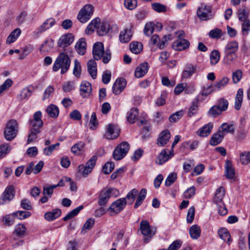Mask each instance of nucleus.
<instances>
[{"label": "nucleus", "mask_w": 250, "mask_h": 250, "mask_svg": "<svg viewBox=\"0 0 250 250\" xmlns=\"http://www.w3.org/2000/svg\"><path fill=\"white\" fill-rule=\"evenodd\" d=\"M42 116V112L38 111L34 114L33 118L30 120V133L27 139L28 144L36 140L37 138V135L41 132L43 124Z\"/></svg>", "instance_id": "nucleus-1"}, {"label": "nucleus", "mask_w": 250, "mask_h": 250, "mask_svg": "<svg viewBox=\"0 0 250 250\" xmlns=\"http://www.w3.org/2000/svg\"><path fill=\"white\" fill-rule=\"evenodd\" d=\"M71 60L68 56L64 53H61L57 58L53 66L54 71L61 69V74L65 73L69 69Z\"/></svg>", "instance_id": "nucleus-2"}, {"label": "nucleus", "mask_w": 250, "mask_h": 250, "mask_svg": "<svg viewBox=\"0 0 250 250\" xmlns=\"http://www.w3.org/2000/svg\"><path fill=\"white\" fill-rule=\"evenodd\" d=\"M96 160L97 157L96 156H93L87 162L85 166L83 165L79 166L77 168L78 174L83 177H86L92 171L96 164Z\"/></svg>", "instance_id": "nucleus-3"}, {"label": "nucleus", "mask_w": 250, "mask_h": 250, "mask_svg": "<svg viewBox=\"0 0 250 250\" xmlns=\"http://www.w3.org/2000/svg\"><path fill=\"white\" fill-rule=\"evenodd\" d=\"M17 132L18 124L16 121L14 120L9 121L4 131L5 139L8 141H11L16 137Z\"/></svg>", "instance_id": "nucleus-4"}, {"label": "nucleus", "mask_w": 250, "mask_h": 250, "mask_svg": "<svg viewBox=\"0 0 250 250\" xmlns=\"http://www.w3.org/2000/svg\"><path fill=\"white\" fill-rule=\"evenodd\" d=\"M129 144L126 142H123L114 149L113 153L114 159L117 161L122 159L127 153L129 149Z\"/></svg>", "instance_id": "nucleus-5"}, {"label": "nucleus", "mask_w": 250, "mask_h": 250, "mask_svg": "<svg viewBox=\"0 0 250 250\" xmlns=\"http://www.w3.org/2000/svg\"><path fill=\"white\" fill-rule=\"evenodd\" d=\"M93 10L94 7L92 5H85L79 11L77 16V19L81 23L86 22L92 15Z\"/></svg>", "instance_id": "nucleus-6"}, {"label": "nucleus", "mask_w": 250, "mask_h": 250, "mask_svg": "<svg viewBox=\"0 0 250 250\" xmlns=\"http://www.w3.org/2000/svg\"><path fill=\"white\" fill-rule=\"evenodd\" d=\"M197 15L202 21H208L212 19L214 14L212 12V8L210 6L201 5L197 10Z\"/></svg>", "instance_id": "nucleus-7"}, {"label": "nucleus", "mask_w": 250, "mask_h": 250, "mask_svg": "<svg viewBox=\"0 0 250 250\" xmlns=\"http://www.w3.org/2000/svg\"><path fill=\"white\" fill-rule=\"evenodd\" d=\"M126 204L127 201H125V198H120L112 203L108 208L110 215L119 213L125 208Z\"/></svg>", "instance_id": "nucleus-8"}, {"label": "nucleus", "mask_w": 250, "mask_h": 250, "mask_svg": "<svg viewBox=\"0 0 250 250\" xmlns=\"http://www.w3.org/2000/svg\"><path fill=\"white\" fill-rule=\"evenodd\" d=\"M114 191H117V190L114 188H108L101 190L99 194L98 205L100 206L105 205Z\"/></svg>", "instance_id": "nucleus-9"}, {"label": "nucleus", "mask_w": 250, "mask_h": 250, "mask_svg": "<svg viewBox=\"0 0 250 250\" xmlns=\"http://www.w3.org/2000/svg\"><path fill=\"white\" fill-rule=\"evenodd\" d=\"M74 37L71 33L62 35L58 41L57 44L60 47L64 48L69 46L74 41Z\"/></svg>", "instance_id": "nucleus-10"}, {"label": "nucleus", "mask_w": 250, "mask_h": 250, "mask_svg": "<svg viewBox=\"0 0 250 250\" xmlns=\"http://www.w3.org/2000/svg\"><path fill=\"white\" fill-rule=\"evenodd\" d=\"M140 230L141 233L144 236L151 237L156 232V229L154 230L151 229L149 222L146 220H142L140 223Z\"/></svg>", "instance_id": "nucleus-11"}, {"label": "nucleus", "mask_w": 250, "mask_h": 250, "mask_svg": "<svg viewBox=\"0 0 250 250\" xmlns=\"http://www.w3.org/2000/svg\"><path fill=\"white\" fill-rule=\"evenodd\" d=\"M15 195L14 188L13 186H10L7 187L2 194V196L0 198V204H4L6 201H10Z\"/></svg>", "instance_id": "nucleus-12"}, {"label": "nucleus", "mask_w": 250, "mask_h": 250, "mask_svg": "<svg viewBox=\"0 0 250 250\" xmlns=\"http://www.w3.org/2000/svg\"><path fill=\"white\" fill-rule=\"evenodd\" d=\"M92 52L94 58L96 60H100L104 53L103 43L101 42L95 43L93 47Z\"/></svg>", "instance_id": "nucleus-13"}, {"label": "nucleus", "mask_w": 250, "mask_h": 250, "mask_svg": "<svg viewBox=\"0 0 250 250\" xmlns=\"http://www.w3.org/2000/svg\"><path fill=\"white\" fill-rule=\"evenodd\" d=\"M120 133V129L116 125L109 124L107 127V131L105 136L107 139L113 140L118 137Z\"/></svg>", "instance_id": "nucleus-14"}, {"label": "nucleus", "mask_w": 250, "mask_h": 250, "mask_svg": "<svg viewBox=\"0 0 250 250\" xmlns=\"http://www.w3.org/2000/svg\"><path fill=\"white\" fill-rule=\"evenodd\" d=\"M167 149H164L158 155L156 160V164L162 165L173 156V153H170Z\"/></svg>", "instance_id": "nucleus-15"}, {"label": "nucleus", "mask_w": 250, "mask_h": 250, "mask_svg": "<svg viewBox=\"0 0 250 250\" xmlns=\"http://www.w3.org/2000/svg\"><path fill=\"white\" fill-rule=\"evenodd\" d=\"M170 138V133L168 130H163L159 134L157 140V145L159 146H165L169 141Z\"/></svg>", "instance_id": "nucleus-16"}, {"label": "nucleus", "mask_w": 250, "mask_h": 250, "mask_svg": "<svg viewBox=\"0 0 250 250\" xmlns=\"http://www.w3.org/2000/svg\"><path fill=\"white\" fill-rule=\"evenodd\" d=\"M189 42L184 39H178L173 42V48L177 51H182L188 48L189 46Z\"/></svg>", "instance_id": "nucleus-17"}, {"label": "nucleus", "mask_w": 250, "mask_h": 250, "mask_svg": "<svg viewBox=\"0 0 250 250\" xmlns=\"http://www.w3.org/2000/svg\"><path fill=\"white\" fill-rule=\"evenodd\" d=\"M56 23L54 18H50L45 20L36 31V34H41L53 26Z\"/></svg>", "instance_id": "nucleus-18"}, {"label": "nucleus", "mask_w": 250, "mask_h": 250, "mask_svg": "<svg viewBox=\"0 0 250 250\" xmlns=\"http://www.w3.org/2000/svg\"><path fill=\"white\" fill-rule=\"evenodd\" d=\"M213 128V124L209 123L199 128L196 132L197 135L202 137H207L210 134Z\"/></svg>", "instance_id": "nucleus-19"}, {"label": "nucleus", "mask_w": 250, "mask_h": 250, "mask_svg": "<svg viewBox=\"0 0 250 250\" xmlns=\"http://www.w3.org/2000/svg\"><path fill=\"white\" fill-rule=\"evenodd\" d=\"M92 91L91 85L90 83L85 81L82 83L80 86V94L83 97H87Z\"/></svg>", "instance_id": "nucleus-20"}, {"label": "nucleus", "mask_w": 250, "mask_h": 250, "mask_svg": "<svg viewBox=\"0 0 250 250\" xmlns=\"http://www.w3.org/2000/svg\"><path fill=\"white\" fill-rule=\"evenodd\" d=\"M148 69L147 62L142 63L136 68L134 73L135 76L138 78L143 77L147 73Z\"/></svg>", "instance_id": "nucleus-21"}, {"label": "nucleus", "mask_w": 250, "mask_h": 250, "mask_svg": "<svg viewBox=\"0 0 250 250\" xmlns=\"http://www.w3.org/2000/svg\"><path fill=\"white\" fill-rule=\"evenodd\" d=\"M218 131L221 132L220 133L224 137L227 133L233 134L234 132V125L232 124L223 123L220 126Z\"/></svg>", "instance_id": "nucleus-22"}, {"label": "nucleus", "mask_w": 250, "mask_h": 250, "mask_svg": "<svg viewBox=\"0 0 250 250\" xmlns=\"http://www.w3.org/2000/svg\"><path fill=\"white\" fill-rule=\"evenodd\" d=\"M225 195V190L224 187H220L218 188L213 197V201L216 204L222 203Z\"/></svg>", "instance_id": "nucleus-23"}, {"label": "nucleus", "mask_w": 250, "mask_h": 250, "mask_svg": "<svg viewBox=\"0 0 250 250\" xmlns=\"http://www.w3.org/2000/svg\"><path fill=\"white\" fill-rule=\"evenodd\" d=\"M87 70L91 77L93 79H96L97 77V64L93 60H89L87 64Z\"/></svg>", "instance_id": "nucleus-24"}, {"label": "nucleus", "mask_w": 250, "mask_h": 250, "mask_svg": "<svg viewBox=\"0 0 250 250\" xmlns=\"http://www.w3.org/2000/svg\"><path fill=\"white\" fill-rule=\"evenodd\" d=\"M86 43L84 38L80 39L75 45V49L77 53L81 55L85 54L86 51Z\"/></svg>", "instance_id": "nucleus-25"}, {"label": "nucleus", "mask_w": 250, "mask_h": 250, "mask_svg": "<svg viewBox=\"0 0 250 250\" xmlns=\"http://www.w3.org/2000/svg\"><path fill=\"white\" fill-rule=\"evenodd\" d=\"M195 71L196 66L191 64H187L183 71L182 77L183 78H189L195 73Z\"/></svg>", "instance_id": "nucleus-26"}, {"label": "nucleus", "mask_w": 250, "mask_h": 250, "mask_svg": "<svg viewBox=\"0 0 250 250\" xmlns=\"http://www.w3.org/2000/svg\"><path fill=\"white\" fill-rule=\"evenodd\" d=\"M61 210L59 208H56L52 210L51 211H49L45 213V219L49 221H53V220L58 218L61 215Z\"/></svg>", "instance_id": "nucleus-27"}, {"label": "nucleus", "mask_w": 250, "mask_h": 250, "mask_svg": "<svg viewBox=\"0 0 250 250\" xmlns=\"http://www.w3.org/2000/svg\"><path fill=\"white\" fill-rule=\"evenodd\" d=\"M54 46V42L52 39H47L42 44L40 50L42 53H45L50 51Z\"/></svg>", "instance_id": "nucleus-28"}, {"label": "nucleus", "mask_w": 250, "mask_h": 250, "mask_svg": "<svg viewBox=\"0 0 250 250\" xmlns=\"http://www.w3.org/2000/svg\"><path fill=\"white\" fill-rule=\"evenodd\" d=\"M218 234L221 239L226 242L229 245L231 241V236L229 231L226 228H221L218 231Z\"/></svg>", "instance_id": "nucleus-29"}, {"label": "nucleus", "mask_w": 250, "mask_h": 250, "mask_svg": "<svg viewBox=\"0 0 250 250\" xmlns=\"http://www.w3.org/2000/svg\"><path fill=\"white\" fill-rule=\"evenodd\" d=\"M189 235L193 239H197L201 235V229L197 225H193L189 229Z\"/></svg>", "instance_id": "nucleus-30"}, {"label": "nucleus", "mask_w": 250, "mask_h": 250, "mask_svg": "<svg viewBox=\"0 0 250 250\" xmlns=\"http://www.w3.org/2000/svg\"><path fill=\"white\" fill-rule=\"evenodd\" d=\"M220 132L218 131L217 133L212 135L209 140V144L211 146H216L222 142L224 137Z\"/></svg>", "instance_id": "nucleus-31"}, {"label": "nucleus", "mask_w": 250, "mask_h": 250, "mask_svg": "<svg viewBox=\"0 0 250 250\" xmlns=\"http://www.w3.org/2000/svg\"><path fill=\"white\" fill-rule=\"evenodd\" d=\"M243 90L242 88H240L238 90L235 97L234 107L237 110H239L241 107L243 102Z\"/></svg>", "instance_id": "nucleus-32"}, {"label": "nucleus", "mask_w": 250, "mask_h": 250, "mask_svg": "<svg viewBox=\"0 0 250 250\" xmlns=\"http://www.w3.org/2000/svg\"><path fill=\"white\" fill-rule=\"evenodd\" d=\"M139 114L138 109L137 108H132L128 112L126 117L127 121L130 124H133Z\"/></svg>", "instance_id": "nucleus-33"}, {"label": "nucleus", "mask_w": 250, "mask_h": 250, "mask_svg": "<svg viewBox=\"0 0 250 250\" xmlns=\"http://www.w3.org/2000/svg\"><path fill=\"white\" fill-rule=\"evenodd\" d=\"M225 168L226 177L228 179H232L234 177L235 170L230 161H226Z\"/></svg>", "instance_id": "nucleus-34"}, {"label": "nucleus", "mask_w": 250, "mask_h": 250, "mask_svg": "<svg viewBox=\"0 0 250 250\" xmlns=\"http://www.w3.org/2000/svg\"><path fill=\"white\" fill-rule=\"evenodd\" d=\"M132 36V34L131 30L125 29L123 31L121 32L119 39L122 42L126 43L131 40Z\"/></svg>", "instance_id": "nucleus-35"}, {"label": "nucleus", "mask_w": 250, "mask_h": 250, "mask_svg": "<svg viewBox=\"0 0 250 250\" xmlns=\"http://www.w3.org/2000/svg\"><path fill=\"white\" fill-rule=\"evenodd\" d=\"M46 111L49 116L52 118H57L59 114V108L54 104L49 105L47 107Z\"/></svg>", "instance_id": "nucleus-36"}, {"label": "nucleus", "mask_w": 250, "mask_h": 250, "mask_svg": "<svg viewBox=\"0 0 250 250\" xmlns=\"http://www.w3.org/2000/svg\"><path fill=\"white\" fill-rule=\"evenodd\" d=\"M238 49V43L235 41L228 42L225 48V52H230L236 53Z\"/></svg>", "instance_id": "nucleus-37"}, {"label": "nucleus", "mask_w": 250, "mask_h": 250, "mask_svg": "<svg viewBox=\"0 0 250 250\" xmlns=\"http://www.w3.org/2000/svg\"><path fill=\"white\" fill-rule=\"evenodd\" d=\"M199 109L198 101L196 100L192 103L191 106L189 107L187 113L188 117H191L196 114Z\"/></svg>", "instance_id": "nucleus-38"}, {"label": "nucleus", "mask_w": 250, "mask_h": 250, "mask_svg": "<svg viewBox=\"0 0 250 250\" xmlns=\"http://www.w3.org/2000/svg\"><path fill=\"white\" fill-rule=\"evenodd\" d=\"M21 33V30L20 28H18L14 29L8 37L6 42L11 43L14 42L20 35Z\"/></svg>", "instance_id": "nucleus-39"}, {"label": "nucleus", "mask_w": 250, "mask_h": 250, "mask_svg": "<svg viewBox=\"0 0 250 250\" xmlns=\"http://www.w3.org/2000/svg\"><path fill=\"white\" fill-rule=\"evenodd\" d=\"M109 25L107 22H101L97 29L98 35L102 36L106 35L108 31Z\"/></svg>", "instance_id": "nucleus-40"}, {"label": "nucleus", "mask_w": 250, "mask_h": 250, "mask_svg": "<svg viewBox=\"0 0 250 250\" xmlns=\"http://www.w3.org/2000/svg\"><path fill=\"white\" fill-rule=\"evenodd\" d=\"M131 51L134 54H138L143 49L142 44L138 42H133L130 44Z\"/></svg>", "instance_id": "nucleus-41"}, {"label": "nucleus", "mask_w": 250, "mask_h": 250, "mask_svg": "<svg viewBox=\"0 0 250 250\" xmlns=\"http://www.w3.org/2000/svg\"><path fill=\"white\" fill-rule=\"evenodd\" d=\"M220 58V54L218 50H213L210 54V62L212 65L218 63Z\"/></svg>", "instance_id": "nucleus-42"}, {"label": "nucleus", "mask_w": 250, "mask_h": 250, "mask_svg": "<svg viewBox=\"0 0 250 250\" xmlns=\"http://www.w3.org/2000/svg\"><path fill=\"white\" fill-rule=\"evenodd\" d=\"M83 208V206H80L75 209H73L72 211L69 212L64 217H63V220L64 221H67L73 217L76 216L79 212Z\"/></svg>", "instance_id": "nucleus-43"}, {"label": "nucleus", "mask_w": 250, "mask_h": 250, "mask_svg": "<svg viewBox=\"0 0 250 250\" xmlns=\"http://www.w3.org/2000/svg\"><path fill=\"white\" fill-rule=\"evenodd\" d=\"M225 63L228 65L232 64L237 58V55L236 53L225 52Z\"/></svg>", "instance_id": "nucleus-44"}, {"label": "nucleus", "mask_w": 250, "mask_h": 250, "mask_svg": "<svg viewBox=\"0 0 250 250\" xmlns=\"http://www.w3.org/2000/svg\"><path fill=\"white\" fill-rule=\"evenodd\" d=\"M146 194V190L145 188H143L138 194V196L135 202L134 208H137L143 203L144 200L145 199Z\"/></svg>", "instance_id": "nucleus-45"}, {"label": "nucleus", "mask_w": 250, "mask_h": 250, "mask_svg": "<svg viewBox=\"0 0 250 250\" xmlns=\"http://www.w3.org/2000/svg\"><path fill=\"white\" fill-rule=\"evenodd\" d=\"M138 194V191L135 188H134L130 190L126 195L125 198V201L127 200V203L129 204H132L136 197V196Z\"/></svg>", "instance_id": "nucleus-46"}, {"label": "nucleus", "mask_w": 250, "mask_h": 250, "mask_svg": "<svg viewBox=\"0 0 250 250\" xmlns=\"http://www.w3.org/2000/svg\"><path fill=\"white\" fill-rule=\"evenodd\" d=\"M84 143L80 142L71 147V151L75 154L80 155L83 151Z\"/></svg>", "instance_id": "nucleus-47"}, {"label": "nucleus", "mask_w": 250, "mask_h": 250, "mask_svg": "<svg viewBox=\"0 0 250 250\" xmlns=\"http://www.w3.org/2000/svg\"><path fill=\"white\" fill-rule=\"evenodd\" d=\"M216 105L223 112L227 110L229 102L227 99L221 98L218 100Z\"/></svg>", "instance_id": "nucleus-48"}, {"label": "nucleus", "mask_w": 250, "mask_h": 250, "mask_svg": "<svg viewBox=\"0 0 250 250\" xmlns=\"http://www.w3.org/2000/svg\"><path fill=\"white\" fill-rule=\"evenodd\" d=\"M229 79L227 77H224L219 81L214 84V88L216 90H219L224 87L229 83Z\"/></svg>", "instance_id": "nucleus-49"}, {"label": "nucleus", "mask_w": 250, "mask_h": 250, "mask_svg": "<svg viewBox=\"0 0 250 250\" xmlns=\"http://www.w3.org/2000/svg\"><path fill=\"white\" fill-rule=\"evenodd\" d=\"M240 161L242 165L250 164V151L241 153L240 155Z\"/></svg>", "instance_id": "nucleus-50"}, {"label": "nucleus", "mask_w": 250, "mask_h": 250, "mask_svg": "<svg viewBox=\"0 0 250 250\" xmlns=\"http://www.w3.org/2000/svg\"><path fill=\"white\" fill-rule=\"evenodd\" d=\"M31 95V92L27 87L23 88L20 92L18 98L21 100L27 99Z\"/></svg>", "instance_id": "nucleus-51"}, {"label": "nucleus", "mask_w": 250, "mask_h": 250, "mask_svg": "<svg viewBox=\"0 0 250 250\" xmlns=\"http://www.w3.org/2000/svg\"><path fill=\"white\" fill-rule=\"evenodd\" d=\"M249 14L247 12L246 7H243L238 10V18L242 21L249 20Z\"/></svg>", "instance_id": "nucleus-52"}, {"label": "nucleus", "mask_w": 250, "mask_h": 250, "mask_svg": "<svg viewBox=\"0 0 250 250\" xmlns=\"http://www.w3.org/2000/svg\"><path fill=\"white\" fill-rule=\"evenodd\" d=\"M154 23L151 22L146 23L144 29V34L147 36H150L154 31Z\"/></svg>", "instance_id": "nucleus-53"}, {"label": "nucleus", "mask_w": 250, "mask_h": 250, "mask_svg": "<svg viewBox=\"0 0 250 250\" xmlns=\"http://www.w3.org/2000/svg\"><path fill=\"white\" fill-rule=\"evenodd\" d=\"M10 150V148L8 144L0 145V159L5 157Z\"/></svg>", "instance_id": "nucleus-54"}, {"label": "nucleus", "mask_w": 250, "mask_h": 250, "mask_svg": "<svg viewBox=\"0 0 250 250\" xmlns=\"http://www.w3.org/2000/svg\"><path fill=\"white\" fill-rule=\"evenodd\" d=\"M151 6L154 11L159 13L165 12L167 11L166 6L158 2L152 3Z\"/></svg>", "instance_id": "nucleus-55"}, {"label": "nucleus", "mask_w": 250, "mask_h": 250, "mask_svg": "<svg viewBox=\"0 0 250 250\" xmlns=\"http://www.w3.org/2000/svg\"><path fill=\"white\" fill-rule=\"evenodd\" d=\"M13 81L11 79H7L0 86V94L8 90L13 84Z\"/></svg>", "instance_id": "nucleus-56"}, {"label": "nucleus", "mask_w": 250, "mask_h": 250, "mask_svg": "<svg viewBox=\"0 0 250 250\" xmlns=\"http://www.w3.org/2000/svg\"><path fill=\"white\" fill-rule=\"evenodd\" d=\"M222 111L216 105L212 106L208 112V114L213 117H215L221 114Z\"/></svg>", "instance_id": "nucleus-57"}, {"label": "nucleus", "mask_w": 250, "mask_h": 250, "mask_svg": "<svg viewBox=\"0 0 250 250\" xmlns=\"http://www.w3.org/2000/svg\"><path fill=\"white\" fill-rule=\"evenodd\" d=\"M195 215V208L194 207H190L188 211L187 216V222L188 223L191 224L193 222Z\"/></svg>", "instance_id": "nucleus-58"}, {"label": "nucleus", "mask_w": 250, "mask_h": 250, "mask_svg": "<svg viewBox=\"0 0 250 250\" xmlns=\"http://www.w3.org/2000/svg\"><path fill=\"white\" fill-rule=\"evenodd\" d=\"M13 215L18 217L20 219H24L31 215V213L25 211H18L13 213Z\"/></svg>", "instance_id": "nucleus-59"}, {"label": "nucleus", "mask_w": 250, "mask_h": 250, "mask_svg": "<svg viewBox=\"0 0 250 250\" xmlns=\"http://www.w3.org/2000/svg\"><path fill=\"white\" fill-rule=\"evenodd\" d=\"M73 74L77 77H80L81 73V66L80 62L75 60L74 61V66L73 68Z\"/></svg>", "instance_id": "nucleus-60"}, {"label": "nucleus", "mask_w": 250, "mask_h": 250, "mask_svg": "<svg viewBox=\"0 0 250 250\" xmlns=\"http://www.w3.org/2000/svg\"><path fill=\"white\" fill-rule=\"evenodd\" d=\"M209 36L212 39L220 38L222 35V30L219 28H215L209 31Z\"/></svg>", "instance_id": "nucleus-61"}, {"label": "nucleus", "mask_w": 250, "mask_h": 250, "mask_svg": "<svg viewBox=\"0 0 250 250\" xmlns=\"http://www.w3.org/2000/svg\"><path fill=\"white\" fill-rule=\"evenodd\" d=\"M114 167V164L113 163L107 162L103 166L102 171L104 174H108L112 171Z\"/></svg>", "instance_id": "nucleus-62"}, {"label": "nucleus", "mask_w": 250, "mask_h": 250, "mask_svg": "<svg viewBox=\"0 0 250 250\" xmlns=\"http://www.w3.org/2000/svg\"><path fill=\"white\" fill-rule=\"evenodd\" d=\"M60 146V143H57L54 145L45 147L43 150V154L46 156L50 155L56 147Z\"/></svg>", "instance_id": "nucleus-63"}, {"label": "nucleus", "mask_w": 250, "mask_h": 250, "mask_svg": "<svg viewBox=\"0 0 250 250\" xmlns=\"http://www.w3.org/2000/svg\"><path fill=\"white\" fill-rule=\"evenodd\" d=\"M242 77V72L238 69L232 73V79L234 83H238Z\"/></svg>", "instance_id": "nucleus-64"}]
</instances>
